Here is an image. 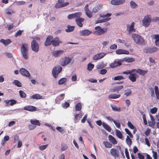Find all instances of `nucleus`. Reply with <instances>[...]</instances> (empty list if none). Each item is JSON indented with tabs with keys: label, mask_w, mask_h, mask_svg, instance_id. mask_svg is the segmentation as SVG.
<instances>
[{
	"label": "nucleus",
	"mask_w": 159,
	"mask_h": 159,
	"mask_svg": "<svg viewBox=\"0 0 159 159\" xmlns=\"http://www.w3.org/2000/svg\"><path fill=\"white\" fill-rule=\"evenodd\" d=\"M125 2V0H111L110 3L113 5H118L123 4Z\"/></svg>",
	"instance_id": "f8f14e48"
},
{
	"label": "nucleus",
	"mask_w": 159,
	"mask_h": 159,
	"mask_svg": "<svg viewBox=\"0 0 159 159\" xmlns=\"http://www.w3.org/2000/svg\"><path fill=\"white\" fill-rule=\"evenodd\" d=\"M102 126L103 128L109 132H110L111 131V127L107 124L104 122H103L102 123Z\"/></svg>",
	"instance_id": "7c9ffc66"
},
{
	"label": "nucleus",
	"mask_w": 159,
	"mask_h": 159,
	"mask_svg": "<svg viewBox=\"0 0 159 159\" xmlns=\"http://www.w3.org/2000/svg\"><path fill=\"white\" fill-rule=\"evenodd\" d=\"M19 93L20 97L22 98H25L26 96V94L22 90H20Z\"/></svg>",
	"instance_id": "49530a36"
},
{
	"label": "nucleus",
	"mask_w": 159,
	"mask_h": 159,
	"mask_svg": "<svg viewBox=\"0 0 159 159\" xmlns=\"http://www.w3.org/2000/svg\"><path fill=\"white\" fill-rule=\"evenodd\" d=\"M82 108V105L80 103H77L75 106V110L76 111H80Z\"/></svg>",
	"instance_id": "e433bc0d"
},
{
	"label": "nucleus",
	"mask_w": 159,
	"mask_h": 159,
	"mask_svg": "<svg viewBox=\"0 0 159 159\" xmlns=\"http://www.w3.org/2000/svg\"><path fill=\"white\" fill-rule=\"evenodd\" d=\"M138 156L139 159H144V158L143 155L140 153H138Z\"/></svg>",
	"instance_id": "774afa93"
},
{
	"label": "nucleus",
	"mask_w": 159,
	"mask_h": 159,
	"mask_svg": "<svg viewBox=\"0 0 159 159\" xmlns=\"http://www.w3.org/2000/svg\"><path fill=\"white\" fill-rule=\"evenodd\" d=\"M60 43V41L58 38H56L53 39L52 42V45L54 47L58 46Z\"/></svg>",
	"instance_id": "c85d7f7f"
},
{
	"label": "nucleus",
	"mask_w": 159,
	"mask_h": 159,
	"mask_svg": "<svg viewBox=\"0 0 159 159\" xmlns=\"http://www.w3.org/2000/svg\"><path fill=\"white\" fill-rule=\"evenodd\" d=\"M0 42L3 43L6 46L11 43L12 41L9 39L6 40L1 39L0 40Z\"/></svg>",
	"instance_id": "c756f323"
},
{
	"label": "nucleus",
	"mask_w": 159,
	"mask_h": 159,
	"mask_svg": "<svg viewBox=\"0 0 159 159\" xmlns=\"http://www.w3.org/2000/svg\"><path fill=\"white\" fill-rule=\"evenodd\" d=\"M120 94H111L109 95L108 97L109 98L115 99L120 98Z\"/></svg>",
	"instance_id": "2f4dec72"
},
{
	"label": "nucleus",
	"mask_w": 159,
	"mask_h": 159,
	"mask_svg": "<svg viewBox=\"0 0 159 159\" xmlns=\"http://www.w3.org/2000/svg\"><path fill=\"white\" fill-rule=\"evenodd\" d=\"M157 50V48L156 47L149 48L147 49V52L149 53H153Z\"/></svg>",
	"instance_id": "ea45409f"
},
{
	"label": "nucleus",
	"mask_w": 159,
	"mask_h": 159,
	"mask_svg": "<svg viewBox=\"0 0 159 159\" xmlns=\"http://www.w3.org/2000/svg\"><path fill=\"white\" fill-rule=\"evenodd\" d=\"M110 152L111 156L115 158L118 157L120 156L119 151L116 148H111L110 150Z\"/></svg>",
	"instance_id": "6e6552de"
},
{
	"label": "nucleus",
	"mask_w": 159,
	"mask_h": 159,
	"mask_svg": "<svg viewBox=\"0 0 159 159\" xmlns=\"http://www.w3.org/2000/svg\"><path fill=\"white\" fill-rule=\"evenodd\" d=\"M125 153L126 158L128 159H129L130 157L129 155V152L128 151L127 148H126L125 149Z\"/></svg>",
	"instance_id": "69168bd1"
},
{
	"label": "nucleus",
	"mask_w": 159,
	"mask_h": 159,
	"mask_svg": "<svg viewBox=\"0 0 159 159\" xmlns=\"http://www.w3.org/2000/svg\"><path fill=\"white\" fill-rule=\"evenodd\" d=\"M4 102L6 104V106H9V105L12 106L16 104L17 102V101L14 99H11L9 100H5L4 101Z\"/></svg>",
	"instance_id": "2eb2a0df"
},
{
	"label": "nucleus",
	"mask_w": 159,
	"mask_h": 159,
	"mask_svg": "<svg viewBox=\"0 0 159 159\" xmlns=\"http://www.w3.org/2000/svg\"><path fill=\"white\" fill-rule=\"evenodd\" d=\"M136 72L139 75L144 76L148 72V70H142L141 69H138L136 70Z\"/></svg>",
	"instance_id": "cd10ccee"
},
{
	"label": "nucleus",
	"mask_w": 159,
	"mask_h": 159,
	"mask_svg": "<svg viewBox=\"0 0 159 159\" xmlns=\"http://www.w3.org/2000/svg\"><path fill=\"white\" fill-rule=\"evenodd\" d=\"M84 10L85 12V14L89 18H90L92 17L93 13L89 9V5L86 4L84 8Z\"/></svg>",
	"instance_id": "9b49d317"
},
{
	"label": "nucleus",
	"mask_w": 159,
	"mask_h": 159,
	"mask_svg": "<svg viewBox=\"0 0 159 159\" xmlns=\"http://www.w3.org/2000/svg\"><path fill=\"white\" fill-rule=\"evenodd\" d=\"M53 37L52 36H48L47 37L44 43V45L46 46H49L52 43Z\"/></svg>",
	"instance_id": "6ab92c4d"
},
{
	"label": "nucleus",
	"mask_w": 159,
	"mask_h": 159,
	"mask_svg": "<svg viewBox=\"0 0 159 159\" xmlns=\"http://www.w3.org/2000/svg\"><path fill=\"white\" fill-rule=\"evenodd\" d=\"M123 88L124 86L123 85H119L115 86L111 89L110 90V92H118L119 91L122 89Z\"/></svg>",
	"instance_id": "aec40b11"
},
{
	"label": "nucleus",
	"mask_w": 159,
	"mask_h": 159,
	"mask_svg": "<svg viewBox=\"0 0 159 159\" xmlns=\"http://www.w3.org/2000/svg\"><path fill=\"white\" fill-rule=\"evenodd\" d=\"M154 36V38L156 39L155 41L156 45L157 47H159V34H156Z\"/></svg>",
	"instance_id": "c9c22d12"
},
{
	"label": "nucleus",
	"mask_w": 159,
	"mask_h": 159,
	"mask_svg": "<svg viewBox=\"0 0 159 159\" xmlns=\"http://www.w3.org/2000/svg\"><path fill=\"white\" fill-rule=\"evenodd\" d=\"M130 6L132 8H135L137 7V5L136 3L133 1H131L130 2Z\"/></svg>",
	"instance_id": "de8ad7c7"
},
{
	"label": "nucleus",
	"mask_w": 159,
	"mask_h": 159,
	"mask_svg": "<svg viewBox=\"0 0 159 159\" xmlns=\"http://www.w3.org/2000/svg\"><path fill=\"white\" fill-rule=\"evenodd\" d=\"M63 61L61 62L60 64L62 66H65L70 62L71 59L69 57H66Z\"/></svg>",
	"instance_id": "412c9836"
},
{
	"label": "nucleus",
	"mask_w": 159,
	"mask_h": 159,
	"mask_svg": "<svg viewBox=\"0 0 159 159\" xmlns=\"http://www.w3.org/2000/svg\"><path fill=\"white\" fill-rule=\"evenodd\" d=\"M23 31H22L20 30L17 31L15 35V37H16L18 36H20L21 35Z\"/></svg>",
	"instance_id": "4d7b16f0"
},
{
	"label": "nucleus",
	"mask_w": 159,
	"mask_h": 159,
	"mask_svg": "<svg viewBox=\"0 0 159 159\" xmlns=\"http://www.w3.org/2000/svg\"><path fill=\"white\" fill-rule=\"evenodd\" d=\"M20 73L22 75L27 77L30 76V74L29 72L23 68H21L19 70Z\"/></svg>",
	"instance_id": "ddd939ff"
},
{
	"label": "nucleus",
	"mask_w": 159,
	"mask_h": 159,
	"mask_svg": "<svg viewBox=\"0 0 159 159\" xmlns=\"http://www.w3.org/2000/svg\"><path fill=\"white\" fill-rule=\"evenodd\" d=\"M108 139L113 144L115 145L117 143V142L116 139L111 135H109L108 136Z\"/></svg>",
	"instance_id": "bb28decb"
},
{
	"label": "nucleus",
	"mask_w": 159,
	"mask_h": 159,
	"mask_svg": "<svg viewBox=\"0 0 159 159\" xmlns=\"http://www.w3.org/2000/svg\"><path fill=\"white\" fill-rule=\"evenodd\" d=\"M124 95L126 96L130 95L132 94V91L130 89H127L125 91Z\"/></svg>",
	"instance_id": "79ce46f5"
},
{
	"label": "nucleus",
	"mask_w": 159,
	"mask_h": 159,
	"mask_svg": "<svg viewBox=\"0 0 159 159\" xmlns=\"http://www.w3.org/2000/svg\"><path fill=\"white\" fill-rule=\"evenodd\" d=\"M48 146V144L40 146H39V148L40 150L43 151L45 150L47 147Z\"/></svg>",
	"instance_id": "5fc2aeb1"
},
{
	"label": "nucleus",
	"mask_w": 159,
	"mask_h": 159,
	"mask_svg": "<svg viewBox=\"0 0 159 159\" xmlns=\"http://www.w3.org/2000/svg\"><path fill=\"white\" fill-rule=\"evenodd\" d=\"M128 126L131 129H134V128L133 125L130 121H128L127 123Z\"/></svg>",
	"instance_id": "052dcab7"
},
{
	"label": "nucleus",
	"mask_w": 159,
	"mask_h": 159,
	"mask_svg": "<svg viewBox=\"0 0 159 159\" xmlns=\"http://www.w3.org/2000/svg\"><path fill=\"white\" fill-rule=\"evenodd\" d=\"M13 83L18 87H21L22 86L21 83L18 80H15L13 82Z\"/></svg>",
	"instance_id": "09e8293b"
},
{
	"label": "nucleus",
	"mask_w": 159,
	"mask_h": 159,
	"mask_svg": "<svg viewBox=\"0 0 159 159\" xmlns=\"http://www.w3.org/2000/svg\"><path fill=\"white\" fill-rule=\"evenodd\" d=\"M84 20V19L82 18H78L75 19V21L77 25L80 27H82L83 26V24L82 22Z\"/></svg>",
	"instance_id": "4be33fe9"
},
{
	"label": "nucleus",
	"mask_w": 159,
	"mask_h": 159,
	"mask_svg": "<svg viewBox=\"0 0 159 159\" xmlns=\"http://www.w3.org/2000/svg\"><path fill=\"white\" fill-rule=\"evenodd\" d=\"M63 0H58V3H57L55 6V7L57 8H61L66 6L69 4V3L64 2H62Z\"/></svg>",
	"instance_id": "0eeeda50"
},
{
	"label": "nucleus",
	"mask_w": 159,
	"mask_h": 159,
	"mask_svg": "<svg viewBox=\"0 0 159 159\" xmlns=\"http://www.w3.org/2000/svg\"><path fill=\"white\" fill-rule=\"evenodd\" d=\"M94 65L91 63H89L88 65V70L89 71H91L93 68Z\"/></svg>",
	"instance_id": "3c124183"
},
{
	"label": "nucleus",
	"mask_w": 159,
	"mask_h": 159,
	"mask_svg": "<svg viewBox=\"0 0 159 159\" xmlns=\"http://www.w3.org/2000/svg\"><path fill=\"white\" fill-rule=\"evenodd\" d=\"M64 52V51L62 50H58L54 51L53 52V56L55 57H59L61 54Z\"/></svg>",
	"instance_id": "5701e85b"
},
{
	"label": "nucleus",
	"mask_w": 159,
	"mask_h": 159,
	"mask_svg": "<svg viewBox=\"0 0 159 159\" xmlns=\"http://www.w3.org/2000/svg\"><path fill=\"white\" fill-rule=\"evenodd\" d=\"M112 110L115 111H120V107H117L116 106L114 105L111 107Z\"/></svg>",
	"instance_id": "8fccbe9b"
},
{
	"label": "nucleus",
	"mask_w": 159,
	"mask_h": 159,
	"mask_svg": "<svg viewBox=\"0 0 159 159\" xmlns=\"http://www.w3.org/2000/svg\"><path fill=\"white\" fill-rule=\"evenodd\" d=\"M132 37L136 44L142 45L145 44V42L144 39L139 34L135 33L133 34L132 35Z\"/></svg>",
	"instance_id": "f257e3e1"
},
{
	"label": "nucleus",
	"mask_w": 159,
	"mask_h": 159,
	"mask_svg": "<svg viewBox=\"0 0 159 159\" xmlns=\"http://www.w3.org/2000/svg\"><path fill=\"white\" fill-rule=\"evenodd\" d=\"M74 26L68 25V28L66 30V31L67 32H71L74 30Z\"/></svg>",
	"instance_id": "a18cd8bd"
},
{
	"label": "nucleus",
	"mask_w": 159,
	"mask_h": 159,
	"mask_svg": "<svg viewBox=\"0 0 159 159\" xmlns=\"http://www.w3.org/2000/svg\"><path fill=\"white\" fill-rule=\"evenodd\" d=\"M134 22H132L130 25L129 24L127 25V30L128 32H135V30L134 28Z\"/></svg>",
	"instance_id": "f3484780"
},
{
	"label": "nucleus",
	"mask_w": 159,
	"mask_h": 159,
	"mask_svg": "<svg viewBox=\"0 0 159 159\" xmlns=\"http://www.w3.org/2000/svg\"><path fill=\"white\" fill-rule=\"evenodd\" d=\"M28 46L27 44L23 43L21 47V51L23 56L25 59H28Z\"/></svg>",
	"instance_id": "f03ea898"
},
{
	"label": "nucleus",
	"mask_w": 159,
	"mask_h": 159,
	"mask_svg": "<svg viewBox=\"0 0 159 159\" xmlns=\"http://www.w3.org/2000/svg\"><path fill=\"white\" fill-rule=\"evenodd\" d=\"M99 10V8L98 6L96 7L93 8L92 11L94 13H96Z\"/></svg>",
	"instance_id": "680f3d73"
},
{
	"label": "nucleus",
	"mask_w": 159,
	"mask_h": 159,
	"mask_svg": "<svg viewBox=\"0 0 159 159\" xmlns=\"http://www.w3.org/2000/svg\"><path fill=\"white\" fill-rule=\"evenodd\" d=\"M24 109L26 111L32 112L36 111L37 107L32 106H27L24 107Z\"/></svg>",
	"instance_id": "a211bd4d"
},
{
	"label": "nucleus",
	"mask_w": 159,
	"mask_h": 159,
	"mask_svg": "<svg viewBox=\"0 0 159 159\" xmlns=\"http://www.w3.org/2000/svg\"><path fill=\"white\" fill-rule=\"evenodd\" d=\"M111 19V18H107L104 19L103 20H98L96 21V23L97 24L98 23H102L103 22L107 21H109V20H110Z\"/></svg>",
	"instance_id": "37998d69"
},
{
	"label": "nucleus",
	"mask_w": 159,
	"mask_h": 159,
	"mask_svg": "<svg viewBox=\"0 0 159 159\" xmlns=\"http://www.w3.org/2000/svg\"><path fill=\"white\" fill-rule=\"evenodd\" d=\"M111 15V13H107V14H101L100 15V16L102 18H105V17H110Z\"/></svg>",
	"instance_id": "864d4df0"
},
{
	"label": "nucleus",
	"mask_w": 159,
	"mask_h": 159,
	"mask_svg": "<svg viewBox=\"0 0 159 159\" xmlns=\"http://www.w3.org/2000/svg\"><path fill=\"white\" fill-rule=\"evenodd\" d=\"M116 53L117 54H129V52L125 50L118 49L116 51Z\"/></svg>",
	"instance_id": "393cba45"
},
{
	"label": "nucleus",
	"mask_w": 159,
	"mask_h": 159,
	"mask_svg": "<svg viewBox=\"0 0 159 159\" xmlns=\"http://www.w3.org/2000/svg\"><path fill=\"white\" fill-rule=\"evenodd\" d=\"M32 50L35 52H37L39 50V45L36 40L33 39L31 43Z\"/></svg>",
	"instance_id": "39448f33"
},
{
	"label": "nucleus",
	"mask_w": 159,
	"mask_h": 159,
	"mask_svg": "<svg viewBox=\"0 0 159 159\" xmlns=\"http://www.w3.org/2000/svg\"><path fill=\"white\" fill-rule=\"evenodd\" d=\"M81 12H79L70 14H69L68 15L67 17L69 19H72L75 18L79 17L81 16Z\"/></svg>",
	"instance_id": "1a4fd4ad"
},
{
	"label": "nucleus",
	"mask_w": 159,
	"mask_h": 159,
	"mask_svg": "<svg viewBox=\"0 0 159 159\" xmlns=\"http://www.w3.org/2000/svg\"><path fill=\"white\" fill-rule=\"evenodd\" d=\"M95 29L96 30V31L93 32L94 33L98 35L103 34L107 31V28L102 29L101 27L99 26H96L95 27Z\"/></svg>",
	"instance_id": "20e7f679"
},
{
	"label": "nucleus",
	"mask_w": 159,
	"mask_h": 159,
	"mask_svg": "<svg viewBox=\"0 0 159 159\" xmlns=\"http://www.w3.org/2000/svg\"><path fill=\"white\" fill-rule=\"evenodd\" d=\"M126 141L127 144L129 146H130L132 144V140L131 139H130L129 137L127 135L126 139Z\"/></svg>",
	"instance_id": "a19ab883"
},
{
	"label": "nucleus",
	"mask_w": 159,
	"mask_h": 159,
	"mask_svg": "<svg viewBox=\"0 0 159 159\" xmlns=\"http://www.w3.org/2000/svg\"><path fill=\"white\" fill-rule=\"evenodd\" d=\"M123 62V61L122 60H120L117 61H115L110 64V66L111 68H114L121 65L122 64V63Z\"/></svg>",
	"instance_id": "9d476101"
},
{
	"label": "nucleus",
	"mask_w": 159,
	"mask_h": 159,
	"mask_svg": "<svg viewBox=\"0 0 159 159\" xmlns=\"http://www.w3.org/2000/svg\"><path fill=\"white\" fill-rule=\"evenodd\" d=\"M137 78V74L134 73L131 74L128 76L129 79L133 82L136 81Z\"/></svg>",
	"instance_id": "b1692460"
},
{
	"label": "nucleus",
	"mask_w": 159,
	"mask_h": 159,
	"mask_svg": "<svg viewBox=\"0 0 159 159\" xmlns=\"http://www.w3.org/2000/svg\"><path fill=\"white\" fill-rule=\"evenodd\" d=\"M106 55V54L104 53H98L94 56L93 57V59L94 60H98L102 58Z\"/></svg>",
	"instance_id": "4468645a"
},
{
	"label": "nucleus",
	"mask_w": 159,
	"mask_h": 159,
	"mask_svg": "<svg viewBox=\"0 0 159 159\" xmlns=\"http://www.w3.org/2000/svg\"><path fill=\"white\" fill-rule=\"evenodd\" d=\"M157 111V109L156 107H153L150 110L152 114L155 113Z\"/></svg>",
	"instance_id": "e2e57ef3"
},
{
	"label": "nucleus",
	"mask_w": 159,
	"mask_h": 159,
	"mask_svg": "<svg viewBox=\"0 0 159 159\" xmlns=\"http://www.w3.org/2000/svg\"><path fill=\"white\" fill-rule=\"evenodd\" d=\"M62 68L60 66H55L52 70V74L53 77L56 78L58 76V74L61 71Z\"/></svg>",
	"instance_id": "7ed1b4c3"
},
{
	"label": "nucleus",
	"mask_w": 159,
	"mask_h": 159,
	"mask_svg": "<svg viewBox=\"0 0 159 159\" xmlns=\"http://www.w3.org/2000/svg\"><path fill=\"white\" fill-rule=\"evenodd\" d=\"M30 98L31 99H35L36 100L42 99H43V97L42 96L40 95L39 94L36 93L30 96Z\"/></svg>",
	"instance_id": "a878e982"
},
{
	"label": "nucleus",
	"mask_w": 159,
	"mask_h": 159,
	"mask_svg": "<svg viewBox=\"0 0 159 159\" xmlns=\"http://www.w3.org/2000/svg\"><path fill=\"white\" fill-rule=\"evenodd\" d=\"M151 21V19L149 16H145L142 21L143 25L145 27H147L150 24Z\"/></svg>",
	"instance_id": "423d86ee"
},
{
	"label": "nucleus",
	"mask_w": 159,
	"mask_h": 159,
	"mask_svg": "<svg viewBox=\"0 0 159 159\" xmlns=\"http://www.w3.org/2000/svg\"><path fill=\"white\" fill-rule=\"evenodd\" d=\"M82 115L81 113H80L79 114H76L75 116V120H77L78 119V118L79 117L80 118L82 117Z\"/></svg>",
	"instance_id": "bf43d9fd"
},
{
	"label": "nucleus",
	"mask_w": 159,
	"mask_h": 159,
	"mask_svg": "<svg viewBox=\"0 0 159 159\" xmlns=\"http://www.w3.org/2000/svg\"><path fill=\"white\" fill-rule=\"evenodd\" d=\"M92 33V31L88 30H84L80 31V35L84 36L90 35Z\"/></svg>",
	"instance_id": "dca6fc26"
},
{
	"label": "nucleus",
	"mask_w": 159,
	"mask_h": 159,
	"mask_svg": "<svg viewBox=\"0 0 159 159\" xmlns=\"http://www.w3.org/2000/svg\"><path fill=\"white\" fill-rule=\"evenodd\" d=\"M122 60L123 61H125L127 62H132L134 61V58L133 57H125Z\"/></svg>",
	"instance_id": "473e14b6"
},
{
	"label": "nucleus",
	"mask_w": 159,
	"mask_h": 159,
	"mask_svg": "<svg viewBox=\"0 0 159 159\" xmlns=\"http://www.w3.org/2000/svg\"><path fill=\"white\" fill-rule=\"evenodd\" d=\"M116 132L117 136L119 138L121 139L123 137V135L121 132L119 130L117 129L116 130Z\"/></svg>",
	"instance_id": "58836bf2"
},
{
	"label": "nucleus",
	"mask_w": 159,
	"mask_h": 159,
	"mask_svg": "<svg viewBox=\"0 0 159 159\" xmlns=\"http://www.w3.org/2000/svg\"><path fill=\"white\" fill-rule=\"evenodd\" d=\"M155 93L156 96V98L157 99H159V91L158 87L157 86H155L154 87Z\"/></svg>",
	"instance_id": "72a5a7b5"
},
{
	"label": "nucleus",
	"mask_w": 159,
	"mask_h": 159,
	"mask_svg": "<svg viewBox=\"0 0 159 159\" xmlns=\"http://www.w3.org/2000/svg\"><path fill=\"white\" fill-rule=\"evenodd\" d=\"M124 79V78L123 77V76L121 75L115 76L114 78V80H120Z\"/></svg>",
	"instance_id": "603ef678"
},
{
	"label": "nucleus",
	"mask_w": 159,
	"mask_h": 159,
	"mask_svg": "<svg viewBox=\"0 0 159 159\" xmlns=\"http://www.w3.org/2000/svg\"><path fill=\"white\" fill-rule=\"evenodd\" d=\"M152 152L153 153V157L154 159H157V153L156 152L154 151H152Z\"/></svg>",
	"instance_id": "0e129e2a"
},
{
	"label": "nucleus",
	"mask_w": 159,
	"mask_h": 159,
	"mask_svg": "<svg viewBox=\"0 0 159 159\" xmlns=\"http://www.w3.org/2000/svg\"><path fill=\"white\" fill-rule=\"evenodd\" d=\"M125 130L126 133L128 134L129 136L131 138H132L133 137V135L132 134L128 129L127 128H125Z\"/></svg>",
	"instance_id": "6e6d98bb"
},
{
	"label": "nucleus",
	"mask_w": 159,
	"mask_h": 159,
	"mask_svg": "<svg viewBox=\"0 0 159 159\" xmlns=\"http://www.w3.org/2000/svg\"><path fill=\"white\" fill-rule=\"evenodd\" d=\"M30 122L31 124H32L33 125H38V126H40V124L39 122V121L38 120H30Z\"/></svg>",
	"instance_id": "4c0bfd02"
},
{
	"label": "nucleus",
	"mask_w": 159,
	"mask_h": 159,
	"mask_svg": "<svg viewBox=\"0 0 159 159\" xmlns=\"http://www.w3.org/2000/svg\"><path fill=\"white\" fill-rule=\"evenodd\" d=\"M115 125L118 128H120V124L119 122H116L115 120L113 122Z\"/></svg>",
	"instance_id": "338daca9"
},
{
	"label": "nucleus",
	"mask_w": 159,
	"mask_h": 159,
	"mask_svg": "<svg viewBox=\"0 0 159 159\" xmlns=\"http://www.w3.org/2000/svg\"><path fill=\"white\" fill-rule=\"evenodd\" d=\"M62 106L63 108H67L69 107L70 104L67 102H65L64 103L62 104Z\"/></svg>",
	"instance_id": "13d9d810"
},
{
	"label": "nucleus",
	"mask_w": 159,
	"mask_h": 159,
	"mask_svg": "<svg viewBox=\"0 0 159 159\" xmlns=\"http://www.w3.org/2000/svg\"><path fill=\"white\" fill-rule=\"evenodd\" d=\"M103 143L107 148H111L112 147V144L107 141H104Z\"/></svg>",
	"instance_id": "f704fd0d"
},
{
	"label": "nucleus",
	"mask_w": 159,
	"mask_h": 159,
	"mask_svg": "<svg viewBox=\"0 0 159 159\" xmlns=\"http://www.w3.org/2000/svg\"><path fill=\"white\" fill-rule=\"evenodd\" d=\"M67 81V79L65 78H63L60 79L58 81V84L59 85L64 84Z\"/></svg>",
	"instance_id": "c03bdc74"
}]
</instances>
